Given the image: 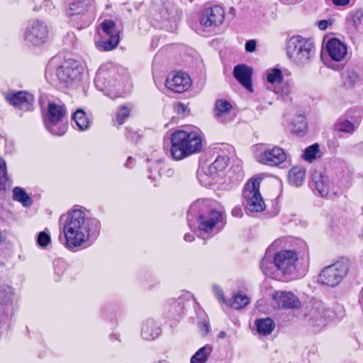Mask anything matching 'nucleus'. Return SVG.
<instances>
[{"label":"nucleus","mask_w":363,"mask_h":363,"mask_svg":"<svg viewBox=\"0 0 363 363\" xmlns=\"http://www.w3.org/2000/svg\"><path fill=\"white\" fill-rule=\"evenodd\" d=\"M256 325L257 332L264 335L270 334L274 328V323L269 318L257 320L256 321Z\"/></svg>","instance_id":"393cba45"},{"label":"nucleus","mask_w":363,"mask_h":363,"mask_svg":"<svg viewBox=\"0 0 363 363\" xmlns=\"http://www.w3.org/2000/svg\"><path fill=\"white\" fill-rule=\"evenodd\" d=\"M361 299H362V301H363V289H362V297H361Z\"/></svg>","instance_id":"5fc2aeb1"},{"label":"nucleus","mask_w":363,"mask_h":363,"mask_svg":"<svg viewBox=\"0 0 363 363\" xmlns=\"http://www.w3.org/2000/svg\"><path fill=\"white\" fill-rule=\"evenodd\" d=\"M325 313L324 306L321 303H316L315 306L309 311L308 315L315 320H321ZM321 323L323 321H320Z\"/></svg>","instance_id":"7c9ffc66"},{"label":"nucleus","mask_w":363,"mask_h":363,"mask_svg":"<svg viewBox=\"0 0 363 363\" xmlns=\"http://www.w3.org/2000/svg\"><path fill=\"white\" fill-rule=\"evenodd\" d=\"M211 352V346L208 345H205L192 356L191 363H206Z\"/></svg>","instance_id":"b1692460"},{"label":"nucleus","mask_w":363,"mask_h":363,"mask_svg":"<svg viewBox=\"0 0 363 363\" xmlns=\"http://www.w3.org/2000/svg\"><path fill=\"white\" fill-rule=\"evenodd\" d=\"M13 193V199L21 203L23 206L27 207L31 205V199L28 196L26 192L22 188H14Z\"/></svg>","instance_id":"cd10ccee"},{"label":"nucleus","mask_w":363,"mask_h":363,"mask_svg":"<svg viewBox=\"0 0 363 363\" xmlns=\"http://www.w3.org/2000/svg\"><path fill=\"white\" fill-rule=\"evenodd\" d=\"M142 336L146 340H153L159 335V329L153 320H148L143 325Z\"/></svg>","instance_id":"4be33fe9"},{"label":"nucleus","mask_w":363,"mask_h":363,"mask_svg":"<svg viewBox=\"0 0 363 363\" xmlns=\"http://www.w3.org/2000/svg\"><path fill=\"white\" fill-rule=\"evenodd\" d=\"M184 240L188 242H191L192 240H194V236L190 234H186L184 236Z\"/></svg>","instance_id":"09e8293b"},{"label":"nucleus","mask_w":363,"mask_h":363,"mask_svg":"<svg viewBox=\"0 0 363 363\" xmlns=\"http://www.w3.org/2000/svg\"><path fill=\"white\" fill-rule=\"evenodd\" d=\"M238 211H239V209H234L233 213H238Z\"/></svg>","instance_id":"864d4df0"},{"label":"nucleus","mask_w":363,"mask_h":363,"mask_svg":"<svg viewBox=\"0 0 363 363\" xmlns=\"http://www.w3.org/2000/svg\"><path fill=\"white\" fill-rule=\"evenodd\" d=\"M66 114V109L64 105L50 102L48 104V121L55 125L60 122Z\"/></svg>","instance_id":"dca6fc26"},{"label":"nucleus","mask_w":363,"mask_h":363,"mask_svg":"<svg viewBox=\"0 0 363 363\" xmlns=\"http://www.w3.org/2000/svg\"><path fill=\"white\" fill-rule=\"evenodd\" d=\"M328 27V22L325 20H321L318 22V28L320 30H325Z\"/></svg>","instance_id":"49530a36"},{"label":"nucleus","mask_w":363,"mask_h":363,"mask_svg":"<svg viewBox=\"0 0 363 363\" xmlns=\"http://www.w3.org/2000/svg\"><path fill=\"white\" fill-rule=\"evenodd\" d=\"M353 25L357 28L362 24L363 18V11L362 9H357L352 13V16Z\"/></svg>","instance_id":"58836bf2"},{"label":"nucleus","mask_w":363,"mask_h":363,"mask_svg":"<svg viewBox=\"0 0 363 363\" xmlns=\"http://www.w3.org/2000/svg\"><path fill=\"white\" fill-rule=\"evenodd\" d=\"M37 242L40 247H45L50 243V236L45 232H41L38 234Z\"/></svg>","instance_id":"4c0bfd02"},{"label":"nucleus","mask_w":363,"mask_h":363,"mask_svg":"<svg viewBox=\"0 0 363 363\" xmlns=\"http://www.w3.org/2000/svg\"><path fill=\"white\" fill-rule=\"evenodd\" d=\"M252 69L245 65H236L233 69V76L247 91H253L252 84Z\"/></svg>","instance_id":"f8f14e48"},{"label":"nucleus","mask_w":363,"mask_h":363,"mask_svg":"<svg viewBox=\"0 0 363 363\" xmlns=\"http://www.w3.org/2000/svg\"><path fill=\"white\" fill-rule=\"evenodd\" d=\"M348 272V264L346 261L340 260L325 267L319 274V281L329 286L338 285Z\"/></svg>","instance_id":"7ed1b4c3"},{"label":"nucleus","mask_w":363,"mask_h":363,"mask_svg":"<svg viewBox=\"0 0 363 363\" xmlns=\"http://www.w3.org/2000/svg\"><path fill=\"white\" fill-rule=\"evenodd\" d=\"M72 119L81 130H86L89 127V121L86 116L85 112L82 109L76 111L73 114Z\"/></svg>","instance_id":"bb28decb"},{"label":"nucleus","mask_w":363,"mask_h":363,"mask_svg":"<svg viewBox=\"0 0 363 363\" xmlns=\"http://www.w3.org/2000/svg\"><path fill=\"white\" fill-rule=\"evenodd\" d=\"M226 166L225 162H224V159H217L212 164L211 168L218 170L223 169Z\"/></svg>","instance_id":"a19ab883"},{"label":"nucleus","mask_w":363,"mask_h":363,"mask_svg":"<svg viewBox=\"0 0 363 363\" xmlns=\"http://www.w3.org/2000/svg\"><path fill=\"white\" fill-rule=\"evenodd\" d=\"M245 50L248 52H253L256 50V47H245Z\"/></svg>","instance_id":"8fccbe9b"},{"label":"nucleus","mask_w":363,"mask_h":363,"mask_svg":"<svg viewBox=\"0 0 363 363\" xmlns=\"http://www.w3.org/2000/svg\"><path fill=\"white\" fill-rule=\"evenodd\" d=\"M257 40H254V39H252V40H247L246 43H245V45H257Z\"/></svg>","instance_id":"de8ad7c7"},{"label":"nucleus","mask_w":363,"mask_h":363,"mask_svg":"<svg viewBox=\"0 0 363 363\" xmlns=\"http://www.w3.org/2000/svg\"><path fill=\"white\" fill-rule=\"evenodd\" d=\"M345 45L340 40L335 38L324 37L322 45Z\"/></svg>","instance_id":"ea45409f"},{"label":"nucleus","mask_w":363,"mask_h":363,"mask_svg":"<svg viewBox=\"0 0 363 363\" xmlns=\"http://www.w3.org/2000/svg\"><path fill=\"white\" fill-rule=\"evenodd\" d=\"M224 17L223 9L220 6H214L205 11L201 17V23L206 27L218 26L223 22Z\"/></svg>","instance_id":"9d476101"},{"label":"nucleus","mask_w":363,"mask_h":363,"mask_svg":"<svg viewBox=\"0 0 363 363\" xmlns=\"http://www.w3.org/2000/svg\"><path fill=\"white\" fill-rule=\"evenodd\" d=\"M347 47H322L321 55H328L334 61L342 60L347 55Z\"/></svg>","instance_id":"a211bd4d"},{"label":"nucleus","mask_w":363,"mask_h":363,"mask_svg":"<svg viewBox=\"0 0 363 363\" xmlns=\"http://www.w3.org/2000/svg\"><path fill=\"white\" fill-rule=\"evenodd\" d=\"M202 150V138L196 132L175 130L171 135V155L175 160H183Z\"/></svg>","instance_id":"f03ea898"},{"label":"nucleus","mask_w":363,"mask_h":363,"mask_svg":"<svg viewBox=\"0 0 363 363\" xmlns=\"http://www.w3.org/2000/svg\"><path fill=\"white\" fill-rule=\"evenodd\" d=\"M220 216L221 215L218 211H212L210 217L207 219H205L203 216H200L199 228L205 232L212 230L218 223Z\"/></svg>","instance_id":"6ab92c4d"},{"label":"nucleus","mask_w":363,"mask_h":363,"mask_svg":"<svg viewBox=\"0 0 363 363\" xmlns=\"http://www.w3.org/2000/svg\"><path fill=\"white\" fill-rule=\"evenodd\" d=\"M6 99L9 104L16 108L28 110L33 101V95L27 91H21L16 93L8 94Z\"/></svg>","instance_id":"ddd939ff"},{"label":"nucleus","mask_w":363,"mask_h":363,"mask_svg":"<svg viewBox=\"0 0 363 363\" xmlns=\"http://www.w3.org/2000/svg\"><path fill=\"white\" fill-rule=\"evenodd\" d=\"M132 110V107L128 105H124L120 107L119 111L116 115V121L119 124H123L124 121L129 117L130 112Z\"/></svg>","instance_id":"e433bc0d"},{"label":"nucleus","mask_w":363,"mask_h":363,"mask_svg":"<svg viewBox=\"0 0 363 363\" xmlns=\"http://www.w3.org/2000/svg\"><path fill=\"white\" fill-rule=\"evenodd\" d=\"M215 292L217 297L220 299L223 303H225V299L223 296V294L221 289L218 288H215Z\"/></svg>","instance_id":"c03bdc74"},{"label":"nucleus","mask_w":363,"mask_h":363,"mask_svg":"<svg viewBox=\"0 0 363 363\" xmlns=\"http://www.w3.org/2000/svg\"><path fill=\"white\" fill-rule=\"evenodd\" d=\"M233 106L230 102L224 99H218L216 101L214 114L216 118L220 120L223 116L228 114Z\"/></svg>","instance_id":"5701e85b"},{"label":"nucleus","mask_w":363,"mask_h":363,"mask_svg":"<svg viewBox=\"0 0 363 363\" xmlns=\"http://www.w3.org/2000/svg\"><path fill=\"white\" fill-rule=\"evenodd\" d=\"M116 24L112 21H105L101 23L103 31L109 36L107 43H104V45H117L119 43V36L118 31L115 29Z\"/></svg>","instance_id":"f3484780"},{"label":"nucleus","mask_w":363,"mask_h":363,"mask_svg":"<svg viewBox=\"0 0 363 363\" xmlns=\"http://www.w3.org/2000/svg\"><path fill=\"white\" fill-rule=\"evenodd\" d=\"M191 84L190 77L183 72H171L165 80L166 87L175 93H184Z\"/></svg>","instance_id":"6e6552de"},{"label":"nucleus","mask_w":363,"mask_h":363,"mask_svg":"<svg viewBox=\"0 0 363 363\" xmlns=\"http://www.w3.org/2000/svg\"><path fill=\"white\" fill-rule=\"evenodd\" d=\"M281 94L283 96H289L290 94V88L288 84H284L281 88Z\"/></svg>","instance_id":"a18cd8bd"},{"label":"nucleus","mask_w":363,"mask_h":363,"mask_svg":"<svg viewBox=\"0 0 363 363\" xmlns=\"http://www.w3.org/2000/svg\"><path fill=\"white\" fill-rule=\"evenodd\" d=\"M260 179H251L245 185L242 195L247 208L252 212H260L265 208V203L259 192Z\"/></svg>","instance_id":"20e7f679"},{"label":"nucleus","mask_w":363,"mask_h":363,"mask_svg":"<svg viewBox=\"0 0 363 363\" xmlns=\"http://www.w3.org/2000/svg\"><path fill=\"white\" fill-rule=\"evenodd\" d=\"M342 80L344 87L350 89L359 82V75L353 69H347L342 73Z\"/></svg>","instance_id":"412c9836"},{"label":"nucleus","mask_w":363,"mask_h":363,"mask_svg":"<svg viewBox=\"0 0 363 363\" xmlns=\"http://www.w3.org/2000/svg\"><path fill=\"white\" fill-rule=\"evenodd\" d=\"M315 43L314 40L311 38H303L301 35H296L291 37L288 40V44L289 45H297L298 44L302 45H312Z\"/></svg>","instance_id":"f704fd0d"},{"label":"nucleus","mask_w":363,"mask_h":363,"mask_svg":"<svg viewBox=\"0 0 363 363\" xmlns=\"http://www.w3.org/2000/svg\"><path fill=\"white\" fill-rule=\"evenodd\" d=\"M320 149L318 144H313L304 150L303 157L305 160L311 162L313 160L319 157Z\"/></svg>","instance_id":"2f4dec72"},{"label":"nucleus","mask_w":363,"mask_h":363,"mask_svg":"<svg viewBox=\"0 0 363 363\" xmlns=\"http://www.w3.org/2000/svg\"><path fill=\"white\" fill-rule=\"evenodd\" d=\"M286 52L289 58L299 64L306 62L311 55L309 47H287Z\"/></svg>","instance_id":"2eb2a0df"},{"label":"nucleus","mask_w":363,"mask_h":363,"mask_svg":"<svg viewBox=\"0 0 363 363\" xmlns=\"http://www.w3.org/2000/svg\"><path fill=\"white\" fill-rule=\"evenodd\" d=\"M89 9V5L85 1H77L70 3L67 10L69 16H74L76 14H82L86 11Z\"/></svg>","instance_id":"a878e982"},{"label":"nucleus","mask_w":363,"mask_h":363,"mask_svg":"<svg viewBox=\"0 0 363 363\" xmlns=\"http://www.w3.org/2000/svg\"><path fill=\"white\" fill-rule=\"evenodd\" d=\"M250 303V298L245 294H238L232 298L231 306L235 309H241Z\"/></svg>","instance_id":"473e14b6"},{"label":"nucleus","mask_w":363,"mask_h":363,"mask_svg":"<svg viewBox=\"0 0 363 363\" xmlns=\"http://www.w3.org/2000/svg\"><path fill=\"white\" fill-rule=\"evenodd\" d=\"M307 123L305 116L298 115L293 122L292 131L296 134H303L306 132Z\"/></svg>","instance_id":"c756f323"},{"label":"nucleus","mask_w":363,"mask_h":363,"mask_svg":"<svg viewBox=\"0 0 363 363\" xmlns=\"http://www.w3.org/2000/svg\"><path fill=\"white\" fill-rule=\"evenodd\" d=\"M279 308H298L301 306L299 299L293 293L289 291H279L273 295Z\"/></svg>","instance_id":"9b49d317"},{"label":"nucleus","mask_w":363,"mask_h":363,"mask_svg":"<svg viewBox=\"0 0 363 363\" xmlns=\"http://www.w3.org/2000/svg\"><path fill=\"white\" fill-rule=\"evenodd\" d=\"M284 79L281 71L278 68L272 69L267 74V80L270 84L281 83Z\"/></svg>","instance_id":"c9c22d12"},{"label":"nucleus","mask_w":363,"mask_h":363,"mask_svg":"<svg viewBox=\"0 0 363 363\" xmlns=\"http://www.w3.org/2000/svg\"><path fill=\"white\" fill-rule=\"evenodd\" d=\"M335 130L338 132L352 133L355 130V125L347 120L340 119L335 124Z\"/></svg>","instance_id":"72a5a7b5"},{"label":"nucleus","mask_w":363,"mask_h":363,"mask_svg":"<svg viewBox=\"0 0 363 363\" xmlns=\"http://www.w3.org/2000/svg\"><path fill=\"white\" fill-rule=\"evenodd\" d=\"M286 158L284 150L279 147H274L260 153L258 161L269 166H276L283 163Z\"/></svg>","instance_id":"1a4fd4ad"},{"label":"nucleus","mask_w":363,"mask_h":363,"mask_svg":"<svg viewBox=\"0 0 363 363\" xmlns=\"http://www.w3.org/2000/svg\"><path fill=\"white\" fill-rule=\"evenodd\" d=\"M305 178L304 169L299 167H292L288 174L289 182L291 185L299 186H301Z\"/></svg>","instance_id":"aec40b11"},{"label":"nucleus","mask_w":363,"mask_h":363,"mask_svg":"<svg viewBox=\"0 0 363 363\" xmlns=\"http://www.w3.org/2000/svg\"><path fill=\"white\" fill-rule=\"evenodd\" d=\"M311 186L315 189L323 197L328 194V179L320 171H313L312 172Z\"/></svg>","instance_id":"4468645a"},{"label":"nucleus","mask_w":363,"mask_h":363,"mask_svg":"<svg viewBox=\"0 0 363 363\" xmlns=\"http://www.w3.org/2000/svg\"><path fill=\"white\" fill-rule=\"evenodd\" d=\"M296 260V254L292 250L278 252L274 257L276 268L284 274H290L295 270Z\"/></svg>","instance_id":"423d86ee"},{"label":"nucleus","mask_w":363,"mask_h":363,"mask_svg":"<svg viewBox=\"0 0 363 363\" xmlns=\"http://www.w3.org/2000/svg\"><path fill=\"white\" fill-rule=\"evenodd\" d=\"M174 109L178 114H184L186 108L184 104L177 102L174 106Z\"/></svg>","instance_id":"79ce46f5"},{"label":"nucleus","mask_w":363,"mask_h":363,"mask_svg":"<svg viewBox=\"0 0 363 363\" xmlns=\"http://www.w3.org/2000/svg\"><path fill=\"white\" fill-rule=\"evenodd\" d=\"M116 47H112V46H110V47H103V50L104 51H110V50H112L113 48H115Z\"/></svg>","instance_id":"3c124183"},{"label":"nucleus","mask_w":363,"mask_h":363,"mask_svg":"<svg viewBox=\"0 0 363 363\" xmlns=\"http://www.w3.org/2000/svg\"><path fill=\"white\" fill-rule=\"evenodd\" d=\"M225 335H226V333L225 332L222 331L219 333L218 336H219V337L224 338L225 337Z\"/></svg>","instance_id":"603ef678"},{"label":"nucleus","mask_w":363,"mask_h":363,"mask_svg":"<svg viewBox=\"0 0 363 363\" xmlns=\"http://www.w3.org/2000/svg\"><path fill=\"white\" fill-rule=\"evenodd\" d=\"M83 72L84 68L79 62L68 59L57 69V74L62 82L68 85L75 80H79Z\"/></svg>","instance_id":"39448f33"},{"label":"nucleus","mask_w":363,"mask_h":363,"mask_svg":"<svg viewBox=\"0 0 363 363\" xmlns=\"http://www.w3.org/2000/svg\"><path fill=\"white\" fill-rule=\"evenodd\" d=\"M48 28L45 22L39 20H33L30 22L26 32V38L28 41L35 44L45 43L48 37Z\"/></svg>","instance_id":"0eeeda50"},{"label":"nucleus","mask_w":363,"mask_h":363,"mask_svg":"<svg viewBox=\"0 0 363 363\" xmlns=\"http://www.w3.org/2000/svg\"><path fill=\"white\" fill-rule=\"evenodd\" d=\"M11 182L6 173V162L0 157V191L6 190Z\"/></svg>","instance_id":"c85d7f7f"},{"label":"nucleus","mask_w":363,"mask_h":363,"mask_svg":"<svg viewBox=\"0 0 363 363\" xmlns=\"http://www.w3.org/2000/svg\"><path fill=\"white\" fill-rule=\"evenodd\" d=\"M350 0H332V2L336 5L340 6H344L347 5L350 3Z\"/></svg>","instance_id":"37998d69"},{"label":"nucleus","mask_w":363,"mask_h":363,"mask_svg":"<svg viewBox=\"0 0 363 363\" xmlns=\"http://www.w3.org/2000/svg\"><path fill=\"white\" fill-rule=\"evenodd\" d=\"M62 230L68 248L72 249L81 246L89 238V224L85 213L79 209H75L60 217Z\"/></svg>","instance_id":"f257e3e1"}]
</instances>
